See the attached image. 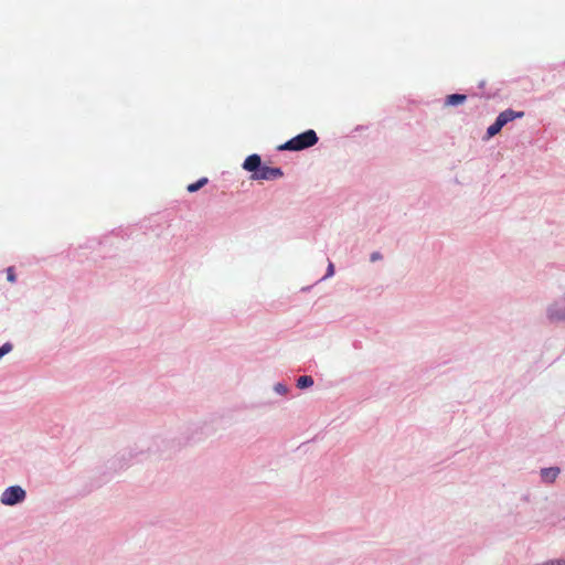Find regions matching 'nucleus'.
<instances>
[{"label": "nucleus", "instance_id": "obj_9", "mask_svg": "<svg viewBox=\"0 0 565 565\" xmlns=\"http://www.w3.org/2000/svg\"><path fill=\"white\" fill-rule=\"evenodd\" d=\"M312 384H313V380L311 376H308V375L300 376L297 380V386L299 388H307V387H310Z\"/></svg>", "mask_w": 565, "mask_h": 565}, {"label": "nucleus", "instance_id": "obj_2", "mask_svg": "<svg viewBox=\"0 0 565 565\" xmlns=\"http://www.w3.org/2000/svg\"><path fill=\"white\" fill-rule=\"evenodd\" d=\"M25 499V491L19 486L7 488L1 494V503L4 505H14Z\"/></svg>", "mask_w": 565, "mask_h": 565}, {"label": "nucleus", "instance_id": "obj_6", "mask_svg": "<svg viewBox=\"0 0 565 565\" xmlns=\"http://www.w3.org/2000/svg\"><path fill=\"white\" fill-rule=\"evenodd\" d=\"M559 473L558 468H545L541 471L542 479L547 482H553Z\"/></svg>", "mask_w": 565, "mask_h": 565}, {"label": "nucleus", "instance_id": "obj_12", "mask_svg": "<svg viewBox=\"0 0 565 565\" xmlns=\"http://www.w3.org/2000/svg\"><path fill=\"white\" fill-rule=\"evenodd\" d=\"M12 350V345L10 343H4L2 347H0V359L9 353Z\"/></svg>", "mask_w": 565, "mask_h": 565}, {"label": "nucleus", "instance_id": "obj_7", "mask_svg": "<svg viewBox=\"0 0 565 565\" xmlns=\"http://www.w3.org/2000/svg\"><path fill=\"white\" fill-rule=\"evenodd\" d=\"M467 99L466 95L462 94H451L448 95L446 98V105L448 106H456L459 104H462Z\"/></svg>", "mask_w": 565, "mask_h": 565}, {"label": "nucleus", "instance_id": "obj_11", "mask_svg": "<svg viewBox=\"0 0 565 565\" xmlns=\"http://www.w3.org/2000/svg\"><path fill=\"white\" fill-rule=\"evenodd\" d=\"M7 279H8L10 282H15L17 277H15L14 268H13V267H8V268H7Z\"/></svg>", "mask_w": 565, "mask_h": 565}, {"label": "nucleus", "instance_id": "obj_10", "mask_svg": "<svg viewBox=\"0 0 565 565\" xmlns=\"http://www.w3.org/2000/svg\"><path fill=\"white\" fill-rule=\"evenodd\" d=\"M206 183H207V178H201L196 182L189 184L186 190L192 193V192L200 190Z\"/></svg>", "mask_w": 565, "mask_h": 565}, {"label": "nucleus", "instance_id": "obj_14", "mask_svg": "<svg viewBox=\"0 0 565 565\" xmlns=\"http://www.w3.org/2000/svg\"><path fill=\"white\" fill-rule=\"evenodd\" d=\"M380 258H381L380 253H373V254L371 255V260H372V262H375V260H377V259H380Z\"/></svg>", "mask_w": 565, "mask_h": 565}, {"label": "nucleus", "instance_id": "obj_5", "mask_svg": "<svg viewBox=\"0 0 565 565\" xmlns=\"http://www.w3.org/2000/svg\"><path fill=\"white\" fill-rule=\"evenodd\" d=\"M523 113L522 111H514L512 109H507L502 113L499 114V116L497 117V119L502 122L503 125H507L508 122L516 119V118H521L523 117Z\"/></svg>", "mask_w": 565, "mask_h": 565}, {"label": "nucleus", "instance_id": "obj_8", "mask_svg": "<svg viewBox=\"0 0 565 565\" xmlns=\"http://www.w3.org/2000/svg\"><path fill=\"white\" fill-rule=\"evenodd\" d=\"M503 126L504 125L502 122H500L498 119H495V121L491 126L488 127V130H487L488 138H491V137L495 136L497 134H499Z\"/></svg>", "mask_w": 565, "mask_h": 565}, {"label": "nucleus", "instance_id": "obj_1", "mask_svg": "<svg viewBox=\"0 0 565 565\" xmlns=\"http://www.w3.org/2000/svg\"><path fill=\"white\" fill-rule=\"evenodd\" d=\"M318 142V136L315 130L309 129L291 138L279 147L280 150L300 151L315 146Z\"/></svg>", "mask_w": 565, "mask_h": 565}, {"label": "nucleus", "instance_id": "obj_13", "mask_svg": "<svg viewBox=\"0 0 565 565\" xmlns=\"http://www.w3.org/2000/svg\"><path fill=\"white\" fill-rule=\"evenodd\" d=\"M334 274V265L330 262L326 277H331Z\"/></svg>", "mask_w": 565, "mask_h": 565}, {"label": "nucleus", "instance_id": "obj_3", "mask_svg": "<svg viewBox=\"0 0 565 565\" xmlns=\"http://www.w3.org/2000/svg\"><path fill=\"white\" fill-rule=\"evenodd\" d=\"M280 168H270L267 166H260L255 173L252 174L253 180H276L282 177Z\"/></svg>", "mask_w": 565, "mask_h": 565}, {"label": "nucleus", "instance_id": "obj_15", "mask_svg": "<svg viewBox=\"0 0 565 565\" xmlns=\"http://www.w3.org/2000/svg\"><path fill=\"white\" fill-rule=\"evenodd\" d=\"M275 388H276V391H277V392H279V393H282V392H285V391H286L285 386H284V385H281V384H277Z\"/></svg>", "mask_w": 565, "mask_h": 565}, {"label": "nucleus", "instance_id": "obj_4", "mask_svg": "<svg viewBox=\"0 0 565 565\" xmlns=\"http://www.w3.org/2000/svg\"><path fill=\"white\" fill-rule=\"evenodd\" d=\"M260 166H262V159L258 154L248 156L243 163V168L246 171H249L253 173H255V171H257Z\"/></svg>", "mask_w": 565, "mask_h": 565}]
</instances>
